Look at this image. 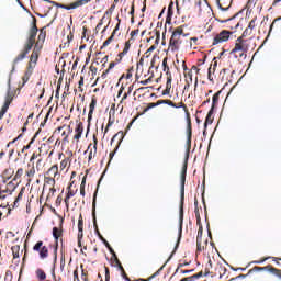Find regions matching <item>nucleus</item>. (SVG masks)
Listing matches in <instances>:
<instances>
[{"label": "nucleus", "instance_id": "19", "mask_svg": "<svg viewBox=\"0 0 281 281\" xmlns=\"http://www.w3.org/2000/svg\"><path fill=\"white\" fill-rule=\"evenodd\" d=\"M168 78H167V83H166V89H172V74L170 71L166 72Z\"/></svg>", "mask_w": 281, "mask_h": 281}, {"label": "nucleus", "instance_id": "16", "mask_svg": "<svg viewBox=\"0 0 281 281\" xmlns=\"http://www.w3.org/2000/svg\"><path fill=\"white\" fill-rule=\"evenodd\" d=\"M47 256H49V250L47 249V246H43L42 249H40V258H42V260H45Z\"/></svg>", "mask_w": 281, "mask_h": 281}, {"label": "nucleus", "instance_id": "32", "mask_svg": "<svg viewBox=\"0 0 281 281\" xmlns=\"http://www.w3.org/2000/svg\"><path fill=\"white\" fill-rule=\"evenodd\" d=\"M12 252L14 259L19 258V246L12 247Z\"/></svg>", "mask_w": 281, "mask_h": 281}, {"label": "nucleus", "instance_id": "25", "mask_svg": "<svg viewBox=\"0 0 281 281\" xmlns=\"http://www.w3.org/2000/svg\"><path fill=\"white\" fill-rule=\"evenodd\" d=\"M43 249V241H37L34 247L33 250L34 251H41Z\"/></svg>", "mask_w": 281, "mask_h": 281}, {"label": "nucleus", "instance_id": "4", "mask_svg": "<svg viewBox=\"0 0 281 281\" xmlns=\"http://www.w3.org/2000/svg\"><path fill=\"white\" fill-rule=\"evenodd\" d=\"M229 34H232V32L222 31L220 34H217L213 38V45H218V43H225V42L229 41Z\"/></svg>", "mask_w": 281, "mask_h": 281}, {"label": "nucleus", "instance_id": "17", "mask_svg": "<svg viewBox=\"0 0 281 281\" xmlns=\"http://www.w3.org/2000/svg\"><path fill=\"white\" fill-rule=\"evenodd\" d=\"M108 249L112 255V262H115V265H120V259H117V255L115 254V250H113V247L110 246V248Z\"/></svg>", "mask_w": 281, "mask_h": 281}, {"label": "nucleus", "instance_id": "36", "mask_svg": "<svg viewBox=\"0 0 281 281\" xmlns=\"http://www.w3.org/2000/svg\"><path fill=\"white\" fill-rule=\"evenodd\" d=\"M207 79L210 80V82L214 81V78L212 77V67H210L207 70Z\"/></svg>", "mask_w": 281, "mask_h": 281}, {"label": "nucleus", "instance_id": "14", "mask_svg": "<svg viewBox=\"0 0 281 281\" xmlns=\"http://www.w3.org/2000/svg\"><path fill=\"white\" fill-rule=\"evenodd\" d=\"M13 175H14V169L8 168L3 171L2 179H12Z\"/></svg>", "mask_w": 281, "mask_h": 281}, {"label": "nucleus", "instance_id": "21", "mask_svg": "<svg viewBox=\"0 0 281 281\" xmlns=\"http://www.w3.org/2000/svg\"><path fill=\"white\" fill-rule=\"evenodd\" d=\"M85 131V125H82V123H79L76 128H75V133L79 134V135H82Z\"/></svg>", "mask_w": 281, "mask_h": 281}, {"label": "nucleus", "instance_id": "9", "mask_svg": "<svg viewBox=\"0 0 281 281\" xmlns=\"http://www.w3.org/2000/svg\"><path fill=\"white\" fill-rule=\"evenodd\" d=\"M82 227H83V223H82V220H79L78 222V246L79 247H82Z\"/></svg>", "mask_w": 281, "mask_h": 281}, {"label": "nucleus", "instance_id": "13", "mask_svg": "<svg viewBox=\"0 0 281 281\" xmlns=\"http://www.w3.org/2000/svg\"><path fill=\"white\" fill-rule=\"evenodd\" d=\"M35 276L36 278L40 280V281H44V280H47V273H45L43 271V269L38 268L36 271H35Z\"/></svg>", "mask_w": 281, "mask_h": 281}, {"label": "nucleus", "instance_id": "64", "mask_svg": "<svg viewBox=\"0 0 281 281\" xmlns=\"http://www.w3.org/2000/svg\"><path fill=\"white\" fill-rule=\"evenodd\" d=\"M80 137H82V134H77L74 136V139H80Z\"/></svg>", "mask_w": 281, "mask_h": 281}, {"label": "nucleus", "instance_id": "43", "mask_svg": "<svg viewBox=\"0 0 281 281\" xmlns=\"http://www.w3.org/2000/svg\"><path fill=\"white\" fill-rule=\"evenodd\" d=\"M265 270H267V267H258V266L254 267V271H265Z\"/></svg>", "mask_w": 281, "mask_h": 281}, {"label": "nucleus", "instance_id": "29", "mask_svg": "<svg viewBox=\"0 0 281 281\" xmlns=\"http://www.w3.org/2000/svg\"><path fill=\"white\" fill-rule=\"evenodd\" d=\"M201 238H203V226L199 227L196 243H199V240H201Z\"/></svg>", "mask_w": 281, "mask_h": 281}, {"label": "nucleus", "instance_id": "61", "mask_svg": "<svg viewBox=\"0 0 281 281\" xmlns=\"http://www.w3.org/2000/svg\"><path fill=\"white\" fill-rule=\"evenodd\" d=\"M31 146L30 144L29 145H25L23 148H22V153H25V150H30Z\"/></svg>", "mask_w": 281, "mask_h": 281}, {"label": "nucleus", "instance_id": "39", "mask_svg": "<svg viewBox=\"0 0 281 281\" xmlns=\"http://www.w3.org/2000/svg\"><path fill=\"white\" fill-rule=\"evenodd\" d=\"M58 8H63L64 10H76V8H71V4L70 7L65 4H58Z\"/></svg>", "mask_w": 281, "mask_h": 281}, {"label": "nucleus", "instance_id": "27", "mask_svg": "<svg viewBox=\"0 0 281 281\" xmlns=\"http://www.w3.org/2000/svg\"><path fill=\"white\" fill-rule=\"evenodd\" d=\"M132 92H133V86H130V87H128V90H127V93H125V94L122 97L121 102H124V100H126V99L128 98V95H131Z\"/></svg>", "mask_w": 281, "mask_h": 281}, {"label": "nucleus", "instance_id": "18", "mask_svg": "<svg viewBox=\"0 0 281 281\" xmlns=\"http://www.w3.org/2000/svg\"><path fill=\"white\" fill-rule=\"evenodd\" d=\"M235 48H237V52H249V47L247 44H235Z\"/></svg>", "mask_w": 281, "mask_h": 281}, {"label": "nucleus", "instance_id": "33", "mask_svg": "<svg viewBox=\"0 0 281 281\" xmlns=\"http://www.w3.org/2000/svg\"><path fill=\"white\" fill-rule=\"evenodd\" d=\"M221 95V92H217L213 95V103H212V106H214V104H216L218 102V98Z\"/></svg>", "mask_w": 281, "mask_h": 281}, {"label": "nucleus", "instance_id": "47", "mask_svg": "<svg viewBox=\"0 0 281 281\" xmlns=\"http://www.w3.org/2000/svg\"><path fill=\"white\" fill-rule=\"evenodd\" d=\"M74 280L75 281H80V278H78V270L74 271Z\"/></svg>", "mask_w": 281, "mask_h": 281}, {"label": "nucleus", "instance_id": "26", "mask_svg": "<svg viewBox=\"0 0 281 281\" xmlns=\"http://www.w3.org/2000/svg\"><path fill=\"white\" fill-rule=\"evenodd\" d=\"M199 278H203V272H199L196 274L189 277V281L199 280Z\"/></svg>", "mask_w": 281, "mask_h": 281}, {"label": "nucleus", "instance_id": "57", "mask_svg": "<svg viewBox=\"0 0 281 281\" xmlns=\"http://www.w3.org/2000/svg\"><path fill=\"white\" fill-rule=\"evenodd\" d=\"M124 93V87H121L119 92H117V98H120Z\"/></svg>", "mask_w": 281, "mask_h": 281}, {"label": "nucleus", "instance_id": "12", "mask_svg": "<svg viewBox=\"0 0 281 281\" xmlns=\"http://www.w3.org/2000/svg\"><path fill=\"white\" fill-rule=\"evenodd\" d=\"M172 8H175V2H170L168 5V11H167V23H170V21H172V14H175V12L172 11Z\"/></svg>", "mask_w": 281, "mask_h": 281}, {"label": "nucleus", "instance_id": "23", "mask_svg": "<svg viewBox=\"0 0 281 281\" xmlns=\"http://www.w3.org/2000/svg\"><path fill=\"white\" fill-rule=\"evenodd\" d=\"M116 267H119L120 271L122 272V278L123 280H126V278H128V276H126V272H124V267H122V263H116Z\"/></svg>", "mask_w": 281, "mask_h": 281}, {"label": "nucleus", "instance_id": "30", "mask_svg": "<svg viewBox=\"0 0 281 281\" xmlns=\"http://www.w3.org/2000/svg\"><path fill=\"white\" fill-rule=\"evenodd\" d=\"M23 192H25V187H23L20 191V193L18 194L16 199H15V203H19V201H21V199H23Z\"/></svg>", "mask_w": 281, "mask_h": 281}, {"label": "nucleus", "instance_id": "58", "mask_svg": "<svg viewBox=\"0 0 281 281\" xmlns=\"http://www.w3.org/2000/svg\"><path fill=\"white\" fill-rule=\"evenodd\" d=\"M115 65H117V63H115V61L110 63L109 69L110 70L113 69L115 67Z\"/></svg>", "mask_w": 281, "mask_h": 281}, {"label": "nucleus", "instance_id": "3", "mask_svg": "<svg viewBox=\"0 0 281 281\" xmlns=\"http://www.w3.org/2000/svg\"><path fill=\"white\" fill-rule=\"evenodd\" d=\"M36 34H38V27L36 26V18L33 16V23L29 32V38L24 45L25 47H30V49L34 47V44L36 43Z\"/></svg>", "mask_w": 281, "mask_h": 281}, {"label": "nucleus", "instance_id": "52", "mask_svg": "<svg viewBox=\"0 0 281 281\" xmlns=\"http://www.w3.org/2000/svg\"><path fill=\"white\" fill-rule=\"evenodd\" d=\"M140 85H144V86H146V85H150V78H149V79H146V80L140 81Z\"/></svg>", "mask_w": 281, "mask_h": 281}, {"label": "nucleus", "instance_id": "45", "mask_svg": "<svg viewBox=\"0 0 281 281\" xmlns=\"http://www.w3.org/2000/svg\"><path fill=\"white\" fill-rule=\"evenodd\" d=\"M162 67H165V69H170V67H168V58H164Z\"/></svg>", "mask_w": 281, "mask_h": 281}, {"label": "nucleus", "instance_id": "2", "mask_svg": "<svg viewBox=\"0 0 281 281\" xmlns=\"http://www.w3.org/2000/svg\"><path fill=\"white\" fill-rule=\"evenodd\" d=\"M181 36H183V27H177L171 35L169 41V45L171 47V52H179V45H181Z\"/></svg>", "mask_w": 281, "mask_h": 281}, {"label": "nucleus", "instance_id": "7", "mask_svg": "<svg viewBox=\"0 0 281 281\" xmlns=\"http://www.w3.org/2000/svg\"><path fill=\"white\" fill-rule=\"evenodd\" d=\"M97 104L98 100L95 98H92L91 103L89 105L88 122H91V120H93V112L95 111Z\"/></svg>", "mask_w": 281, "mask_h": 281}, {"label": "nucleus", "instance_id": "1", "mask_svg": "<svg viewBox=\"0 0 281 281\" xmlns=\"http://www.w3.org/2000/svg\"><path fill=\"white\" fill-rule=\"evenodd\" d=\"M186 175H188V165L184 164L181 171V187H180V196H181V206H180V234L181 225L183 224V199L186 196Z\"/></svg>", "mask_w": 281, "mask_h": 281}, {"label": "nucleus", "instance_id": "42", "mask_svg": "<svg viewBox=\"0 0 281 281\" xmlns=\"http://www.w3.org/2000/svg\"><path fill=\"white\" fill-rule=\"evenodd\" d=\"M115 10V4H112L110 9L105 12V14H113V11Z\"/></svg>", "mask_w": 281, "mask_h": 281}, {"label": "nucleus", "instance_id": "54", "mask_svg": "<svg viewBox=\"0 0 281 281\" xmlns=\"http://www.w3.org/2000/svg\"><path fill=\"white\" fill-rule=\"evenodd\" d=\"M139 34V30H134L131 32V36H137Z\"/></svg>", "mask_w": 281, "mask_h": 281}, {"label": "nucleus", "instance_id": "35", "mask_svg": "<svg viewBox=\"0 0 281 281\" xmlns=\"http://www.w3.org/2000/svg\"><path fill=\"white\" fill-rule=\"evenodd\" d=\"M245 38V36H239L238 38H237V44H241V45H245V43H247V40H244Z\"/></svg>", "mask_w": 281, "mask_h": 281}, {"label": "nucleus", "instance_id": "31", "mask_svg": "<svg viewBox=\"0 0 281 281\" xmlns=\"http://www.w3.org/2000/svg\"><path fill=\"white\" fill-rule=\"evenodd\" d=\"M8 109H10V101H5V102H4V104H3L2 109H1V111H2L3 113H8Z\"/></svg>", "mask_w": 281, "mask_h": 281}, {"label": "nucleus", "instance_id": "41", "mask_svg": "<svg viewBox=\"0 0 281 281\" xmlns=\"http://www.w3.org/2000/svg\"><path fill=\"white\" fill-rule=\"evenodd\" d=\"M164 267H166V265H164L162 267H160L153 276V278H156V276H159V273H161V271H164Z\"/></svg>", "mask_w": 281, "mask_h": 281}, {"label": "nucleus", "instance_id": "62", "mask_svg": "<svg viewBox=\"0 0 281 281\" xmlns=\"http://www.w3.org/2000/svg\"><path fill=\"white\" fill-rule=\"evenodd\" d=\"M34 169H31L29 172H27V177H34Z\"/></svg>", "mask_w": 281, "mask_h": 281}, {"label": "nucleus", "instance_id": "34", "mask_svg": "<svg viewBox=\"0 0 281 281\" xmlns=\"http://www.w3.org/2000/svg\"><path fill=\"white\" fill-rule=\"evenodd\" d=\"M250 34H251V30L247 27V29L243 32V35H241V36H244V38H247V36H250Z\"/></svg>", "mask_w": 281, "mask_h": 281}, {"label": "nucleus", "instance_id": "20", "mask_svg": "<svg viewBox=\"0 0 281 281\" xmlns=\"http://www.w3.org/2000/svg\"><path fill=\"white\" fill-rule=\"evenodd\" d=\"M71 196H76V193L72 192V191H68V193H67V195H66V198L64 200L66 205H67V207H69V199H71Z\"/></svg>", "mask_w": 281, "mask_h": 281}, {"label": "nucleus", "instance_id": "46", "mask_svg": "<svg viewBox=\"0 0 281 281\" xmlns=\"http://www.w3.org/2000/svg\"><path fill=\"white\" fill-rule=\"evenodd\" d=\"M251 5H256V0H248L247 8H251Z\"/></svg>", "mask_w": 281, "mask_h": 281}, {"label": "nucleus", "instance_id": "56", "mask_svg": "<svg viewBox=\"0 0 281 281\" xmlns=\"http://www.w3.org/2000/svg\"><path fill=\"white\" fill-rule=\"evenodd\" d=\"M233 271H247V268H232Z\"/></svg>", "mask_w": 281, "mask_h": 281}, {"label": "nucleus", "instance_id": "60", "mask_svg": "<svg viewBox=\"0 0 281 281\" xmlns=\"http://www.w3.org/2000/svg\"><path fill=\"white\" fill-rule=\"evenodd\" d=\"M124 56L125 55H122V52L119 54V59H116L117 60V63H122V58H124Z\"/></svg>", "mask_w": 281, "mask_h": 281}, {"label": "nucleus", "instance_id": "49", "mask_svg": "<svg viewBox=\"0 0 281 281\" xmlns=\"http://www.w3.org/2000/svg\"><path fill=\"white\" fill-rule=\"evenodd\" d=\"M60 269L63 271V269H65V258L61 257V260H60Z\"/></svg>", "mask_w": 281, "mask_h": 281}, {"label": "nucleus", "instance_id": "11", "mask_svg": "<svg viewBox=\"0 0 281 281\" xmlns=\"http://www.w3.org/2000/svg\"><path fill=\"white\" fill-rule=\"evenodd\" d=\"M63 236V231L58 227L53 228V238H55L56 247H58V238Z\"/></svg>", "mask_w": 281, "mask_h": 281}, {"label": "nucleus", "instance_id": "50", "mask_svg": "<svg viewBox=\"0 0 281 281\" xmlns=\"http://www.w3.org/2000/svg\"><path fill=\"white\" fill-rule=\"evenodd\" d=\"M156 49H157V46L151 45V46L147 49V53L155 52Z\"/></svg>", "mask_w": 281, "mask_h": 281}, {"label": "nucleus", "instance_id": "6", "mask_svg": "<svg viewBox=\"0 0 281 281\" xmlns=\"http://www.w3.org/2000/svg\"><path fill=\"white\" fill-rule=\"evenodd\" d=\"M187 146L188 150L192 148V123H190V121L188 122L187 125Z\"/></svg>", "mask_w": 281, "mask_h": 281}, {"label": "nucleus", "instance_id": "8", "mask_svg": "<svg viewBox=\"0 0 281 281\" xmlns=\"http://www.w3.org/2000/svg\"><path fill=\"white\" fill-rule=\"evenodd\" d=\"M30 52H32V48H30V46H24V50L14 59V63L23 60Z\"/></svg>", "mask_w": 281, "mask_h": 281}, {"label": "nucleus", "instance_id": "5", "mask_svg": "<svg viewBox=\"0 0 281 281\" xmlns=\"http://www.w3.org/2000/svg\"><path fill=\"white\" fill-rule=\"evenodd\" d=\"M119 23L116 24L114 31L112 32L111 36L102 44L101 49H104V47H109L111 43H113V38H115V34L120 30V19L117 18Z\"/></svg>", "mask_w": 281, "mask_h": 281}, {"label": "nucleus", "instance_id": "48", "mask_svg": "<svg viewBox=\"0 0 281 281\" xmlns=\"http://www.w3.org/2000/svg\"><path fill=\"white\" fill-rule=\"evenodd\" d=\"M212 115H214V105H212L211 110L207 113L209 117H212Z\"/></svg>", "mask_w": 281, "mask_h": 281}, {"label": "nucleus", "instance_id": "38", "mask_svg": "<svg viewBox=\"0 0 281 281\" xmlns=\"http://www.w3.org/2000/svg\"><path fill=\"white\" fill-rule=\"evenodd\" d=\"M207 124H212V116L206 115V120H205V123H204V128H207Z\"/></svg>", "mask_w": 281, "mask_h": 281}, {"label": "nucleus", "instance_id": "55", "mask_svg": "<svg viewBox=\"0 0 281 281\" xmlns=\"http://www.w3.org/2000/svg\"><path fill=\"white\" fill-rule=\"evenodd\" d=\"M235 18H236V15H234L233 18L226 19V20H222L220 22L227 23L228 21H234Z\"/></svg>", "mask_w": 281, "mask_h": 281}, {"label": "nucleus", "instance_id": "44", "mask_svg": "<svg viewBox=\"0 0 281 281\" xmlns=\"http://www.w3.org/2000/svg\"><path fill=\"white\" fill-rule=\"evenodd\" d=\"M269 260V258H266L263 260H259V261H251L250 265H262V262Z\"/></svg>", "mask_w": 281, "mask_h": 281}, {"label": "nucleus", "instance_id": "22", "mask_svg": "<svg viewBox=\"0 0 281 281\" xmlns=\"http://www.w3.org/2000/svg\"><path fill=\"white\" fill-rule=\"evenodd\" d=\"M48 175H54V177H56V175H58V166L50 167L48 170Z\"/></svg>", "mask_w": 281, "mask_h": 281}, {"label": "nucleus", "instance_id": "59", "mask_svg": "<svg viewBox=\"0 0 281 281\" xmlns=\"http://www.w3.org/2000/svg\"><path fill=\"white\" fill-rule=\"evenodd\" d=\"M85 85V77H81L79 80V87H82Z\"/></svg>", "mask_w": 281, "mask_h": 281}, {"label": "nucleus", "instance_id": "51", "mask_svg": "<svg viewBox=\"0 0 281 281\" xmlns=\"http://www.w3.org/2000/svg\"><path fill=\"white\" fill-rule=\"evenodd\" d=\"M113 126V122L110 120L106 127H105V133H109V127Z\"/></svg>", "mask_w": 281, "mask_h": 281}, {"label": "nucleus", "instance_id": "28", "mask_svg": "<svg viewBox=\"0 0 281 281\" xmlns=\"http://www.w3.org/2000/svg\"><path fill=\"white\" fill-rule=\"evenodd\" d=\"M21 177H23V168L18 169L13 181H16V179H21Z\"/></svg>", "mask_w": 281, "mask_h": 281}, {"label": "nucleus", "instance_id": "15", "mask_svg": "<svg viewBox=\"0 0 281 281\" xmlns=\"http://www.w3.org/2000/svg\"><path fill=\"white\" fill-rule=\"evenodd\" d=\"M87 3H91V0H77L71 4V8H80V5H87Z\"/></svg>", "mask_w": 281, "mask_h": 281}, {"label": "nucleus", "instance_id": "37", "mask_svg": "<svg viewBox=\"0 0 281 281\" xmlns=\"http://www.w3.org/2000/svg\"><path fill=\"white\" fill-rule=\"evenodd\" d=\"M155 106H159V104L156 103H149L148 106L145 109V112L146 111H150V109H155Z\"/></svg>", "mask_w": 281, "mask_h": 281}, {"label": "nucleus", "instance_id": "53", "mask_svg": "<svg viewBox=\"0 0 281 281\" xmlns=\"http://www.w3.org/2000/svg\"><path fill=\"white\" fill-rule=\"evenodd\" d=\"M162 95H170V89L166 88V89L162 91Z\"/></svg>", "mask_w": 281, "mask_h": 281}, {"label": "nucleus", "instance_id": "24", "mask_svg": "<svg viewBox=\"0 0 281 281\" xmlns=\"http://www.w3.org/2000/svg\"><path fill=\"white\" fill-rule=\"evenodd\" d=\"M131 49V42H126L125 43V47L122 52V56H126V54H128V50Z\"/></svg>", "mask_w": 281, "mask_h": 281}, {"label": "nucleus", "instance_id": "10", "mask_svg": "<svg viewBox=\"0 0 281 281\" xmlns=\"http://www.w3.org/2000/svg\"><path fill=\"white\" fill-rule=\"evenodd\" d=\"M157 104L161 106V104H168V106H172L173 109H181V105H177V103L170 100H158Z\"/></svg>", "mask_w": 281, "mask_h": 281}, {"label": "nucleus", "instance_id": "63", "mask_svg": "<svg viewBox=\"0 0 281 281\" xmlns=\"http://www.w3.org/2000/svg\"><path fill=\"white\" fill-rule=\"evenodd\" d=\"M80 194L81 196H85V187H80Z\"/></svg>", "mask_w": 281, "mask_h": 281}, {"label": "nucleus", "instance_id": "40", "mask_svg": "<svg viewBox=\"0 0 281 281\" xmlns=\"http://www.w3.org/2000/svg\"><path fill=\"white\" fill-rule=\"evenodd\" d=\"M256 27V20H251L248 25V30H254Z\"/></svg>", "mask_w": 281, "mask_h": 281}]
</instances>
